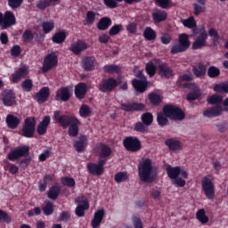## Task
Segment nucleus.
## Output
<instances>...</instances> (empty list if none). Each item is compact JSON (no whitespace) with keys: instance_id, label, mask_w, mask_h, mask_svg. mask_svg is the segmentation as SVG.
I'll return each instance as SVG.
<instances>
[{"instance_id":"nucleus-1","label":"nucleus","mask_w":228,"mask_h":228,"mask_svg":"<svg viewBox=\"0 0 228 228\" xmlns=\"http://www.w3.org/2000/svg\"><path fill=\"white\" fill-rule=\"evenodd\" d=\"M53 120L56 124H59L62 129L68 130V134L71 138H76L79 134V126H81V121L76 116H70L63 114L61 110H55L53 112Z\"/></svg>"},{"instance_id":"nucleus-2","label":"nucleus","mask_w":228,"mask_h":228,"mask_svg":"<svg viewBox=\"0 0 228 228\" xmlns=\"http://www.w3.org/2000/svg\"><path fill=\"white\" fill-rule=\"evenodd\" d=\"M138 175L142 183H156L158 180V167L152 166V159H142L137 167Z\"/></svg>"},{"instance_id":"nucleus-3","label":"nucleus","mask_w":228,"mask_h":228,"mask_svg":"<svg viewBox=\"0 0 228 228\" xmlns=\"http://www.w3.org/2000/svg\"><path fill=\"white\" fill-rule=\"evenodd\" d=\"M162 111L165 117L170 118L171 120H184V111L177 106L172 104H167L163 107Z\"/></svg>"},{"instance_id":"nucleus-4","label":"nucleus","mask_w":228,"mask_h":228,"mask_svg":"<svg viewBox=\"0 0 228 228\" xmlns=\"http://www.w3.org/2000/svg\"><path fill=\"white\" fill-rule=\"evenodd\" d=\"M37 129V118L35 117H28L25 119L20 134L24 138H33Z\"/></svg>"},{"instance_id":"nucleus-5","label":"nucleus","mask_w":228,"mask_h":228,"mask_svg":"<svg viewBox=\"0 0 228 228\" xmlns=\"http://www.w3.org/2000/svg\"><path fill=\"white\" fill-rule=\"evenodd\" d=\"M190 38L188 34H180L178 37V44L171 47V54H179V53H185L190 49Z\"/></svg>"},{"instance_id":"nucleus-6","label":"nucleus","mask_w":228,"mask_h":228,"mask_svg":"<svg viewBox=\"0 0 228 228\" xmlns=\"http://www.w3.org/2000/svg\"><path fill=\"white\" fill-rule=\"evenodd\" d=\"M123 147L127 152H140L142 151V141L136 136H126L123 140Z\"/></svg>"},{"instance_id":"nucleus-7","label":"nucleus","mask_w":228,"mask_h":228,"mask_svg":"<svg viewBox=\"0 0 228 228\" xmlns=\"http://www.w3.org/2000/svg\"><path fill=\"white\" fill-rule=\"evenodd\" d=\"M94 151L99 157V159H102L105 163H108V159H110V156L113 152L111 148L104 142L97 143L94 148Z\"/></svg>"},{"instance_id":"nucleus-8","label":"nucleus","mask_w":228,"mask_h":228,"mask_svg":"<svg viewBox=\"0 0 228 228\" xmlns=\"http://www.w3.org/2000/svg\"><path fill=\"white\" fill-rule=\"evenodd\" d=\"M201 191L208 200L215 199V183H213V181L209 177L203 176L201 178Z\"/></svg>"},{"instance_id":"nucleus-9","label":"nucleus","mask_w":228,"mask_h":228,"mask_svg":"<svg viewBox=\"0 0 228 228\" xmlns=\"http://www.w3.org/2000/svg\"><path fill=\"white\" fill-rule=\"evenodd\" d=\"M118 86V81L115 77L103 78L98 85V89L102 94L113 92Z\"/></svg>"},{"instance_id":"nucleus-10","label":"nucleus","mask_w":228,"mask_h":228,"mask_svg":"<svg viewBox=\"0 0 228 228\" xmlns=\"http://www.w3.org/2000/svg\"><path fill=\"white\" fill-rule=\"evenodd\" d=\"M29 156V146L23 145L11 150L7 155L9 161H17L19 158H26Z\"/></svg>"},{"instance_id":"nucleus-11","label":"nucleus","mask_w":228,"mask_h":228,"mask_svg":"<svg viewBox=\"0 0 228 228\" xmlns=\"http://www.w3.org/2000/svg\"><path fill=\"white\" fill-rule=\"evenodd\" d=\"M55 67H58V56L54 53H48L44 59L42 72L45 74Z\"/></svg>"},{"instance_id":"nucleus-12","label":"nucleus","mask_w":228,"mask_h":228,"mask_svg":"<svg viewBox=\"0 0 228 228\" xmlns=\"http://www.w3.org/2000/svg\"><path fill=\"white\" fill-rule=\"evenodd\" d=\"M106 160L98 159V164L94 162L87 163V171L91 175H102L104 174V166Z\"/></svg>"},{"instance_id":"nucleus-13","label":"nucleus","mask_w":228,"mask_h":228,"mask_svg":"<svg viewBox=\"0 0 228 228\" xmlns=\"http://www.w3.org/2000/svg\"><path fill=\"white\" fill-rule=\"evenodd\" d=\"M88 47V43H86V40L78 39L71 44L69 51H71L75 56H79L83 52L86 51Z\"/></svg>"},{"instance_id":"nucleus-14","label":"nucleus","mask_w":228,"mask_h":228,"mask_svg":"<svg viewBox=\"0 0 228 228\" xmlns=\"http://www.w3.org/2000/svg\"><path fill=\"white\" fill-rule=\"evenodd\" d=\"M15 99H17V96L12 90L4 91L0 95V101H2L3 104L7 107L15 106V104H17V101Z\"/></svg>"},{"instance_id":"nucleus-15","label":"nucleus","mask_w":228,"mask_h":228,"mask_svg":"<svg viewBox=\"0 0 228 228\" xmlns=\"http://www.w3.org/2000/svg\"><path fill=\"white\" fill-rule=\"evenodd\" d=\"M29 74V68L27 65H21L18 70H16L11 76L12 83H19L22 79V77H26Z\"/></svg>"},{"instance_id":"nucleus-16","label":"nucleus","mask_w":228,"mask_h":228,"mask_svg":"<svg viewBox=\"0 0 228 228\" xmlns=\"http://www.w3.org/2000/svg\"><path fill=\"white\" fill-rule=\"evenodd\" d=\"M17 24V19H15V14L13 12L7 11L2 19V29H8L11 26H15Z\"/></svg>"},{"instance_id":"nucleus-17","label":"nucleus","mask_w":228,"mask_h":228,"mask_svg":"<svg viewBox=\"0 0 228 228\" xmlns=\"http://www.w3.org/2000/svg\"><path fill=\"white\" fill-rule=\"evenodd\" d=\"M81 67L86 72H92L97 67V60L94 56H86L81 61Z\"/></svg>"},{"instance_id":"nucleus-18","label":"nucleus","mask_w":228,"mask_h":228,"mask_svg":"<svg viewBox=\"0 0 228 228\" xmlns=\"http://www.w3.org/2000/svg\"><path fill=\"white\" fill-rule=\"evenodd\" d=\"M50 95L51 90L49 87L44 86L36 94L34 100H36L38 104H44V102H47Z\"/></svg>"},{"instance_id":"nucleus-19","label":"nucleus","mask_w":228,"mask_h":228,"mask_svg":"<svg viewBox=\"0 0 228 228\" xmlns=\"http://www.w3.org/2000/svg\"><path fill=\"white\" fill-rule=\"evenodd\" d=\"M72 97V93H70V89L67 86H61L57 90L55 94V101H62V102H67Z\"/></svg>"},{"instance_id":"nucleus-20","label":"nucleus","mask_w":228,"mask_h":228,"mask_svg":"<svg viewBox=\"0 0 228 228\" xmlns=\"http://www.w3.org/2000/svg\"><path fill=\"white\" fill-rule=\"evenodd\" d=\"M121 110L127 113H131L133 111H143V110H145V104L138 102L121 103Z\"/></svg>"},{"instance_id":"nucleus-21","label":"nucleus","mask_w":228,"mask_h":228,"mask_svg":"<svg viewBox=\"0 0 228 228\" xmlns=\"http://www.w3.org/2000/svg\"><path fill=\"white\" fill-rule=\"evenodd\" d=\"M208 42V32L203 31L200 32L197 37L195 41L192 43V50L197 51L199 49H202V47H206V43Z\"/></svg>"},{"instance_id":"nucleus-22","label":"nucleus","mask_w":228,"mask_h":228,"mask_svg":"<svg viewBox=\"0 0 228 228\" xmlns=\"http://www.w3.org/2000/svg\"><path fill=\"white\" fill-rule=\"evenodd\" d=\"M132 86L138 94H143L147 92V88H149V81L147 79L140 80L134 78L132 79Z\"/></svg>"},{"instance_id":"nucleus-23","label":"nucleus","mask_w":228,"mask_h":228,"mask_svg":"<svg viewBox=\"0 0 228 228\" xmlns=\"http://www.w3.org/2000/svg\"><path fill=\"white\" fill-rule=\"evenodd\" d=\"M222 113H224L222 106L216 105L204 110L203 116L208 117V118H215L216 117H220Z\"/></svg>"},{"instance_id":"nucleus-24","label":"nucleus","mask_w":228,"mask_h":228,"mask_svg":"<svg viewBox=\"0 0 228 228\" xmlns=\"http://www.w3.org/2000/svg\"><path fill=\"white\" fill-rule=\"evenodd\" d=\"M87 92L88 86L86 83L81 82L75 86V96L79 101L86 97Z\"/></svg>"},{"instance_id":"nucleus-25","label":"nucleus","mask_w":228,"mask_h":228,"mask_svg":"<svg viewBox=\"0 0 228 228\" xmlns=\"http://www.w3.org/2000/svg\"><path fill=\"white\" fill-rule=\"evenodd\" d=\"M105 215H106V211H104L103 208L94 212V218L91 221V226L93 228L101 227V224H102V220L104 219Z\"/></svg>"},{"instance_id":"nucleus-26","label":"nucleus","mask_w":228,"mask_h":228,"mask_svg":"<svg viewBox=\"0 0 228 228\" xmlns=\"http://www.w3.org/2000/svg\"><path fill=\"white\" fill-rule=\"evenodd\" d=\"M88 209H90V202H88L86 199L80 200L75 209V215H77L78 218H83L85 212L88 211Z\"/></svg>"},{"instance_id":"nucleus-27","label":"nucleus","mask_w":228,"mask_h":228,"mask_svg":"<svg viewBox=\"0 0 228 228\" xmlns=\"http://www.w3.org/2000/svg\"><path fill=\"white\" fill-rule=\"evenodd\" d=\"M51 125V117L45 116L44 117L43 120L37 125V134L39 136H44L45 133H47V127Z\"/></svg>"},{"instance_id":"nucleus-28","label":"nucleus","mask_w":228,"mask_h":228,"mask_svg":"<svg viewBox=\"0 0 228 228\" xmlns=\"http://www.w3.org/2000/svg\"><path fill=\"white\" fill-rule=\"evenodd\" d=\"M88 146V139L86 135H81L77 140L74 141L73 147L77 152H83Z\"/></svg>"},{"instance_id":"nucleus-29","label":"nucleus","mask_w":228,"mask_h":228,"mask_svg":"<svg viewBox=\"0 0 228 228\" xmlns=\"http://www.w3.org/2000/svg\"><path fill=\"white\" fill-rule=\"evenodd\" d=\"M5 124L9 129H17L20 126V118L13 114H9L6 116Z\"/></svg>"},{"instance_id":"nucleus-30","label":"nucleus","mask_w":228,"mask_h":228,"mask_svg":"<svg viewBox=\"0 0 228 228\" xmlns=\"http://www.w3.org/2000/svg\"><path fill=\"white\" fill-rule=\"evenodd\" d=\"M165 145L168 147L169 151H175L183 149V142L177 139L169 138L165 141Z\"/></svg>"},{"instance_id":"nucleus-31","label":"nucleus","mask_w":228,"mask_h":228,"mask_svg":"<svg viewBox=\"0 0 228 228\" xmlns=\"http://www.w3.org/2000/svg\"><path fill=\"white\" fill-rule=\"evenodd\" d=\"M159 74L161 77H165L166 79L174 77V70H172L167 64H160L159 66Z\"/></svg>"},{"instance_id":"nucleus-32","label":"nucleus","mask_w":228,"mask_h":228,"mask_svg":"<svg viewBox=\"0 0 228 228\" xmlns=\"http://www.w3.org/2000/svg\"><path fill=\"white\" fill-rule=\"evenodd\" d=\"M166 172L169 179H177L179 175H181V167H172L170 165H167L166 167Z\"/></svg>"},{"instance_id":"nucleus-33","label":"nucleus","mask_w":228,"mask_h":228,"mask_svg":"<svg viewBox=\"0 0 228 228\" xmlns=\"http://www.w3.org/2000/svg\"><path fill=\"white\" fill-rule=\"evenodd\" d=\"M113 24V21L110 17H102L99 20L96 28L99 31H106Z\"/></svg>"},{"instance_id":"nucleus-34","label":"nucleus","mask_w":228,"mask_h":228,"mask_svg":"<svg viewBox=\"0 0 228 228\" xmlns=\"http://www.w3.org/2000/svg\"><path fill=\"white\" fill-rule=\"evenodd\" d=\"M206 65L202 62H199L197 66H192V74L195 77H204L206 76Z\"/></svg>"},{"instance_id":"nucleus-35","label":"nucleus","mask_w":228,"mask_h":228,"mask_svg":"<svg viewBox=\"0 0 228 228\" xmlns=\"http://www.w3.org/2000/svg\"><path fill=\"white\" fill-rule=\"evenodd\" d=\"M61 191V187L60 186V184L56 183L54 185H53L52 187H50L47 196L48 199H51V200H56V199H58V197L60 196V192Z\"/></svg>"},{"instance_id":"nucleus-36","label":"nucleus","mask_w":228,"mask_h":228,"mask_svg":"<svg viewBox=\"0 0 228 228\" xmlns=\"http://www.w3.org/2000/svg\"><path fill=\"white\" fill-rule=\"evenodd\" d=\"M167 17H168V14H167V12L161 11V10H155L152 12V19L153 21L156 23L163 22L164 20H167Z\"/></svg>"},{"instance_id":"nucleus-37","label":"nucleus","mask_w":228,"mask_h":228,"mask_svg":"<svg viewBox=\"0 0 228 228\" xmlns=\"http://www.w3.org/2000/svg\"><path fill=\"white\" fill-rule=\"evenodd\" d=\"M143 37L145 40H148L149 42H151L153 40H156L158 38V34H156V30L152 29L151 27H147L143 33Z\"/></svg>"},{"instance_id":"nucleus-38","label":"nucleus","mask_w":228,"mask_h":228,"mask_svg":"<svg viewBox=\"0 0 228 228\" xmlns=\"http://www.w3.org/2000/svg\"><path fill=\"white\" fill-rule=\"evenodd\" d=\"M122 69L116 64H107L103 67V72L106 74H120Z\"/></svg>"},{"instance_id":"nucleus-39","label":"nucleus","mask_w":228,"mask_h":228,"mask_svg":"<svg viewBox=\"0 0 228 228\" xmlns=\"http://www.w3.org/2000/svg\"><path fill=\"white\" fill-rule=\"evenodd\" d=\"M148 99L152 106H159L163 102L161 96L154 92L148 94Z\"/></svg>"},{"instance_id":"nucleus-40","label":"nucleus","mask_w":228,"mask_h":228,"mask_svg":"<svg viewBox=\"0 0 228 228\" xmlns=\"http://www.w3.org/2000/svg\"><path fill=\"white\" fill-rule=\"evenodd\" d=\"M65 40H67V34L65 31L57 32L52 37V42H53V44H63Z\"/></svg>"},{"instance_id":"nucleus-41","label":"nucleus","mask_w":228,"mask_h":228,"mask_svg":"<svg viewBox=\"0 0 228 228\" xmlns=\"http://www.w3.org/2000/svg\"><path fill=\"white\" fill-rule=\"evenodd\" d=\"M224 101V98L220 94H212L209 96L207 100V102L208 104H211L212 106H220Z\"/></svg>"},{"instance_id":"nucleus-42","label":"nucleus","mask_w":228,"mask_h":228,"mask_svg":"<svg viewBox=\"0 0 228 228\" xmlns=\"http://www.w3.org/2000/svg\"><path fill=\"white\" fill-rule=\"evenodd\" d=\"M196 218L203 225L209 222V217L206 216V210L204 208H200L196 212Z\"/></svg>"},{"instance_id":"nucleus-43","label":"nucleus","mask_w":228,"mask_h":228,"mask_svg":"<svg viewBox=\"0 0 228 228\" xmlns=\"http://www.w3.org/2000/svg\"><path fill=\"white\" fill-rule=\"evenodd\" d=\"M45 216H51L54 213V204L49 200L45 201V206L42 208Z\"/></svg>"},{"instance_id":"nucleus-44","label":"nucleus","mask_w":228,"mask_h":228,"mask_svg":"<svg viewBox=\"0 0 228 228\" xmlns=\"http://www.w3.org/2000/svg\"><path fill=\"white\" fill-rule=\"evenodd\" d=\"M134 131L136 133H141L142 134H145V133L149 131V126L142 121H139L134 125Z\"/></svg>"},{"instance_id":"nucleus-45","label":"nucleus","mask_w":228,"mask_h":228,"mask_svg":"<svg viewBox=\"0 0 228 228\" xmlns=\"http://www.w3.org/2000/svg\"><path fill=\"white\" fill-rule=\"evenodd\" d=\"M124 31V25L123 24H115L109 29V36L110 37H117Z\"/></svg>"},{"instance_id":"nucleus-46","label":"nucleus","mask_w":228,"mask_h":228,"mask_svg":"<svg viewBox=\"0 0 228 228\" xmlns=\"http://www.w3.org/2000/svg\"><path fill=\"white\" fill-rule=\"evenodd\" d=\"M79 115L82 118H87V117H92V109L86 104H82L79 109Z\"/></svg>"},{"instance_id":"nucleus-47","label":"nucleus","mask_w":228,"mask_h":228,"mask_svg":"<svg viewBox=\"0 0 228 228\" xmlns=\"http://www.w3.org/2000/svg\"><path fill=\"white\" fill-rule=\"evenodd\" d=\"M141 120L142 123H144L145 126L149 127L154 122V116H152V113L151 112H145L142 114Z\"/></svg>"},{"instance_id":"nucleus-48","label":"nucleus","mask_w":228,"mask_h":228,"mask_svg":"<svg viewBox=\"0 0 228 228\" xmlns=\"http://www.w3.org/2000/svg\"><path fill=\"white\" fill-rule=\"evenodd\" d=\"M183 25L184 28H188V29H195V28H197V21H195V18L193 16H191L183 20Z\"/></svg>"},{"instance_id":"nucleus-49","label":"nucleus","mask_w":228,"mask_h":228,"mask_svg":"<svg viewBox=\"0 0 228 228\" xmlns=\"http://www.w3.org/2000/svg\"><path fill=\"white\" fill-rule=\"evenodd\" d=\"M145 70L150 77H154V76H156L157 68L152 61H150L148 63H146Z\"/></svg>"},{"instance_id":"nucleus-50","label":"nucleus","mask_w":228,"mask_h":228,"mask_svg":"<svg viewBox=\"0 0 228 228\" xmlns=\"http://www.w3.org/2000/svg\"><path fill=\"white\" fill-rule=\"evenodd\" d=\"M96 14L94 11H88L86 16L85 26H92L95 22Z\"/></svg>"},{"instance_id":"nucleus-51","label":"nucleus","mask_w":228,"mask_h":228,"mask_svg":"<svg viewBox=\"0 0 228 228\" xmlns=\"http://www.w3.org/2000/svg\"><path fill=\"white\" fill-rule=\"evenodd\" d=\"M42 28H43L44 33L47 35L48 33H51L53 29H54V21L53 20L45 21L42 23Z\"/></svg>"},{"instance_id":"nucleus-52","label":"nucleus","mask_w":228,"mask_h":228,"mask_svg":"<svg viewBox=\"0 0 228 228\" xmlns=\"http://www.w3.org/2000/svg\"><path fill=\"white\" fill-rule=\"evenodd\" d=\"M208 76L211 77V79H215L220 76V69L216 66H210L208 69Z\"/></svg>"},{"instance_id":"nucleus-53","label":"nucleus","mask_w":228,"mask_h":228,"mask_svg":"<svg viewBox=\"0 0 228 228\" xmlns=\"http://www.w3.org/2000/svg\"><path fill=\"white\" fill-rule=\"evenodd\" d=\"M214 92L228 94V82L223 84H216L213 88Z\"/></svg>"},{"instance_id":"nucleus-54","label":"nucleus","mask_w":228,"mask_h":228,"mask_svg":"<svg viewBox=\"0 0 228 228\" xmlns=\"http://www.w3.org/2000/svg\"><path fill=\"white\" fill-rule=\"evenodd\" d=\"M127 179H129V176L127 175V173H126V172H118L114 176V180L118 183H126V181H127Z\"/></svg>"},{"instance_id":"nucleus-55","label":"nucleus","mask_w":228,"mask_h":228,"mask_svg":"<svg viewBox=\"0 0 228 228\" xmlns=\"http://www.w3.org/2000/svg\"><path fill=\"white\" fill-rule=\"evenodd\" d=\"M157 122L159 126L164 127V126H167V124H168V117L165 116L164 112H159L157 116Z\"/></svg>"},{"instance_id":"nucleus-56","label":"nucleus","mask_w":228,"mask_h":228,"mask_svg":"<svg viewBox=\"0 0 228 228\" xmlns=\"http://www.w3.org/2000/svg\"><path fill=\"white\" fill-rule=\"evenodd\" d=\"M123 1L124 0H103V4L110 10H114V8H118V3H122Z\"/></svg>"},{"instance_id":"nucleus-57","label":"nucleus","mask_w":228,"mask_h":228,"mask_svg":"<svg viewBox=\"0 0 228 228\" xmlns=\"http://www.w3.org/2000/svg\"><path fill=\"white\" fill-rule=\"evenodd\" d=\"M61 183L63 184V186L74 188V186H76V180H74V178L65 176L61 178Z\"/></svg>"},{"instance_id":"nucleus-58","label":"nucleus","mask_w":228,"mask_h":228,"mask_svg":"<svg viewBox=\"0 0 228 228\" xmlns=\"http://www.w3.org/2000/svg\"><path fill=\"white\" fill-rule=\"evenodd\" d=\"M0 222L4 224H12V216L6 211L0 209Z\"/></svg>"},{"instance_id":"nucleus-59","label":"nucleus","mask_w":228,"mask_h":228,"mask_svg":"<svg viewBox=\"0 0 228 228\" xmlns=\"http://www.w3.org/2000/svg\"><path fill=\"white\" fill-rule=\"evenodd\" d=\"M22 38L25 44H29V42H31L35 38V36L33 35V32H31V30L26 29L22 34Z\"/></svg>"},{"instance_id":"nucleus-60","label":"nucleus","mask_w":228,"mask_h":228,"mask_svg":"<svg viewBox=\"0 0 228 228\" xmlns=\"http://www.w3.org/2000/svg\"><path fill=\"white\" fill-rule=\"evenodd\" d=\"M21 88L24 92H31L33 90V80L26 79L21 83Z\"/></svg>"},{"instance_id":"nucleus-61","label":"nucleus","mask_w":228,"mask_h":228,"mask_svg":"<svg viewBox=\"0 0 228 228\" xmlns=\"http://www.w3.org/2000/svg\"><path fill=\"white\" fill-rule=\"evenodd\" d=\"M201 95L202 93H200V91H192L187 94L186 99L187 101H197Z\"/></svg>"},{"instance_id":"nucleus-62","label":"nucleus","mask_w":228,"mask_h":228,"mask_svg":"<svg viewBox=\"0 0 228 228\" xmlns=\"http://www.w3.org/2000/svg\"><path fill=\"white\" fill-rule=\"evenodd\" d=\"M22 3H24V0H8V6H10L12 10H17V8L22 6Z\"/></svg>"},{"instance_id":"nucleus-63","label":"nucleus","mask_w":228,"mask_h":228,"mask_svg":"<svg viewBox=\"0 0 228 228\" xmlns=\"http://www.w3.org/2000/svg\"><path fill=\"white\" fill-rule=\"evenodd\" d=\"M194 15L199 17L200 13H206V6H202L199 4H193Z\"/></svg>"},{"instance_id":"nucleus-64","label":"nucleus","mask_w":228,"mask_h":228,"mask_svg":"<svg viewBox=\"0 0 228 228\" xmlns=\"http://www.w3.org/2000/svg\"><path fill=\"white\" fill-rule=\"evenodd\" d=\"M151 197L153 200H159V199L161 197V188H154L151 191Z\"/></svg>"}]
</instances>
